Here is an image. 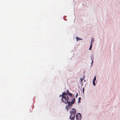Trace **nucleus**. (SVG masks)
<instances>
[{
    "mask_svg": "<svg viewBox=\"0 0 120 120\" xmlns=\"http://www.w3.org/2000/svg\"><path fill=\"white\" fill-rule=\"evenodd\" d=\"M67 93L68 94L69 93V92L68 91V90H67Z\"/></svg>",
    "mask_w": 120,
    "mask_h": 120,
    "instance_id": "obj_17",
    "label": "nucleus"
},
{
    "mask_svg": "<svg viewBox=\"0 0 120 120\" xmlns=\"http://www.w3.org/2000/svg\"><path fill=\"white\" fill-rule=\"evenodd\" d=\"M76 39L77 41H78L79 40H82V39L78 37H76Z\"/></svg>",
    "mask_w": 120,
    "mask_h": 120,
    "instance_id": "obj_8",
    "label": "nucleus"
},
{
    "mask_svg": "<svg viewBox=\"0 0 120 120\" xmlns=\"http://www.w3.org/2000/svg\"><path fill=\"white\" fill-rule=\"evenodd\" d=\"M96 80V76H95L94 79H93V81H95Z\"/></svg>",
    "mask_w": 120,
    "mask_h": 120,
    "instance_id": "obj_13",
    "label": "nucleus"
},
{
    "mask_svg": "<svg viewBox=\"0 0 120 120\" xmlns=\"http://www.w3.org/2000/svg\"><path fill=\"white\" fill-rule=\"evenodd\" d=\"M78 95V93H77L76 95V98H77V97Z\"/></svg>",
    "mask_w": 120,
    "mask_h": 120,
    "instance_id": "obj_15",
    "label": "nucleus"
},
{
    "mask_svg": "<svg viewBox=\"0 0 120 120\" xmlns=\"http://www.w3.org/2000/svg\"><path fill=\"white\" fill-rule=\"evenodd\" d=\"M68 95H69V96L72 97V94H71L70 93H69L68 94Z\"/></svg>",
    "mask_w": 120,
    "mask_h": 120,
    "instance_id": "obj_10",
    "label": "nucleus"
},
{
    "mask_svg": "<svg viewBox=\"0 0 120 120\" xmlns=\"http://www.w3.org/2000/svg\"><path fill=\"white\" fill-rule=\"evenodd\" d=\"M67 96H68L67 95V94L66 92H64L62 94V95H60V97L61 96L62 97H66Z\"/></svg>",
    "mask_w": 120,
    "mask_h": 120,
    "instance_id": "obj_6",
    "label": "nucleus"
},
{
    "mask_svg": "<svg viewBox=\"0 0 120 120\" xmlns=\"http://www.w3.org/2000/svg\"><path fill=\"white\" fill-rule=\"evenodd\" d=\"M75 117V115L71 114L70 116V118L71 120H74Z\"/></svg>",
    "mask_w": 120,
    "mask_h": 120,
    "instance_id": "obj_5",
    "label": "nucleus"
},
{
    "mask_svg": "<svg viewBox=\"0 0 120 120\" xmlns=\"http://www.w3.org/2000/svg\"><path fill=\"white\" fill-rule=\"evenodd\" d=\"M81 99V97H79L78 98V103H79Z\"/></svg>",
    "mask_w": 120,
    "mask_h": 120,
    "instance_id": "obj_12",
    "label": "nucleus"
},
{
    "mask_svg": "<svg viewBox=\"0 0 120 120\" xmlns=\"http://www.w3.org/2000/svg\"><path fill=\"white\" fill-rule=\"evenodd\" d=\"M69 98L68 96L66 97H62L61 98V100L65 104L68 103Z\"/></svg>",
    "mask_w": 120,
    "mask_h": 120,
    "instance_id": "obj_1",
    "label": "nucleus"
},
{
    "mask_svg": "<svg viewBox=\"0 0 120 120\" xmlns=\"http://www.w3.org/2000/svg\"><path fill=\"white\" fill-rule=\"evenodd\" d=\"M93 62V61L92 60V63Z\"/></svg>",
    "mask_w": 120,
    "mask_h": 120,
    "instance_id": "obj_19",
    "label": "nucleus"
},
{
    "mask_svg": "<svg viewBox=\"0 0 120 120\" xmlns=\"http://www.w3.org/2000/svg\"><path fill=\"white\" fill-rule=\"evenodd\" d=\"M94 39L93 38H92L91 40V43H92L94 42Z\"/></svg>",
    "mask_w": 120,
    "mask_h": 120,
    "instance_id": "obj_11",
    "label": "nucleus"
},
{
    "mask_svg": "<svg viewBox=\"0 0 120 120\" xmlns=\"http://www.w3.org/2000/svg\"><path fill=\"white\" fill-rule=\"evenodd\" d=\"M71 104L70 103V102H69L68 103V105L66 106L65 107V109L67 110V111H68V109H70L71 108V107L72 106Z\"/></svg>",
    "mask_w": 120,
    "mask_h": 120,
    "instance_id": "obj_2",
    "label": "nucleus"
},
{
    "mask_svg": "<svg viewBox=\"0 0 120 120\" xmlns=\"http://www.w3.org/2000/svg\"><path fill=\"white\" fill-rule=\"evenodd\" d=\"M75 98H74L72 101L71 102H70V103L71 104H73L74 103H75Z\"/></svg>",
    "mask_w": 120,
    "mask_h": 120,
    "instance_id": "obj_7",
    "label": "nucleus"
},
{
    "mask_svg": "<svg viewBox=\"0 0 120 120\" xmlns=\"http://www.w3.org/2000/svg\"><path fill=\"white\" fill-rule=\"evenodd\" d=\"M70 113L71 114L75 115L76 113V110L75 108H73L70 110Z\"/></svg>",
    "mask_w": 120,
    "mask_h": 120,
    "instance_id": "obj_3",
    "label": "nucleus"
},
{
    "mask_svg": "<svg viewBox=\"0 0 120 120\" xmlns=\"http://www.w3.org/2000/svg\"><path fill=\"white\" fill-rule=\"evenodd\" d=\"M93 85L94 86H95V81H93Z\"/></svg>",
    "mask_w": 120,
    "mask_h": 120,
    "instance_id": "obj_14",
    "label": "nucleus"
},
{
    "mask_svg": "<svg viewBox=\"0 0 120 120\" xmlns=\"http://www.w3.org/2000/svg\"><path fill=\"white\" fill-rule=\"evenodd\" d=\"M80 80H81L80 82H82V80H83V79L82 78H81L80 79Z\"/></svg>",
    "mask_w": 120,
    "mask_h": 120,
    "instance_id": "obj_16",
    "label": "nucleus"
},
{
    "mask_svg": "<svg viewBox=\"0 0 120 120\" xmlns=\"http://www.w3.org/2000/svg\"><path fill=\"white\" fill-rule=\"evenodd\" d=\"M92 44L91 43L90 45V48H89V50H91V48L92 47Z\"/></svg>",
    "mask_w": 120,
    "mask_h": 120,
    "instance_id": "obj_9",
    "label": "nucleus"
},
{
    "mask_svg": "<svg viewBox=\"0 0 120 120\" xmlns=\"http://www.w3.org/2000/svg\"><path fill=\"white\" fill-rule=\"evenodd\" d=\"M76 119L77 120H80L81 119V116L79 113L76 115Z\"/></svg>",
    "mask_w": 120,
    "mask_h": 120,
    "instance_id": "obj_4",
    "label": "nucleus"
},
{
    "mask_svg": "<svg viewBox=\"0 0 120 120\" xmlns=\"http://www.w3.org/2000/svg\"><path fill=\"white\" fill-rule=\"evenodd\" d=\"M82 90H83V93L84 92V88H83Z\"/></svg>",
    "mask_w": 120,
    "mask_h": 120,
    "instance_id": "obj_18",
    "label": "nucleus"
}]
</instances>
